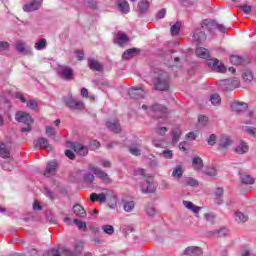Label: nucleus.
Segmentation results:
<instances>
[{
    "label": "nucleus",
    "mask_w": 256,
    "mask_h": 256,
    "mask_svg": "<svg viewBox=\"0 0 256 256\" xmlns=\"http://www.w3.org/2000/svg\"><path fill=\"white\" fill-rule=\"evenodd\" d=\"M172 35H179V31H181V22H176L174 25L170 28Z\"/></svg>",
    "instance_id": "37998d69"
},
{
    "label": "nucleus",
    "mask_w": 256,
    "mask_h": 256,
    "mask_svg": "<svg viewBox=\"0 0 256 256\" xmlns=\"http://www.w3.org/2000/svg\"><path fill=\"white\" fill-rule=\"evenodd\" d=\"M231 143H233V141L231 140V138H229V136L222 135L219 140L218 149H227V147H229Z\"/></svg>",
    "instance_id": "a878e982"
},
{
    "label": "nucleus",
    "mask_w": 256,
    "mask_h": 256,
    "mask_svg": "<svg viewBox=\"0 0 256 256\" xmlns=\"http://www.w3.org/2000/svg\"><path fill=\"white\" fill-rule=\"evenodd\" d=\"M35 147H37L38 149H46V151H49V149H51V145H49V141L47 140V138H39L35 142Z\"/></svg>",
    "instance_id": "bb28decb"
},
{
    "label": "nucleus",
    "mask_w": 256,
    "mask_h": 256,
    "mask_svg": "<svg viewBox=\"0 0 256 256\" xmlns=\"http://www.w3.org/2000/svg\"><path fill=\"white\" fill-rule=\"evenodd\" d=\"M34 47L35 49H37V51H43V49L47 48V39H40L38 42L35 43Z\"/></svg>",
    "instance_id": "e433bc0d"
},
{
    "label": "nucleus",
    "mask_w": 256,
    "mask_h": 256,
    "mask_svg": "<svg viewBox=\"0 0 256 256\" xmlns=\"http://www.w3.org/2000/svg\"><path fill=\"white\" fill-rule=\"evenodd\" d=\"M46 256H73V252L66 247H61L58 249L52 248L48 250L45 254Z\"/></svg>",
    "instance_id": "1a4fd4ad"
},
{
    "label": "nucleus",
    "mask_w": 256,
    "mask_h": 256,
    "mask_svg": "<svg viewBox=\"0 0 256 256\" xmlns=\"http://www.w3.org/2000/svg\"><path fill=\"white\" fill-rule=\"evenodd\" d=\"M83 181L84 183H86L87 185H91V183H93V181H95V176L89 172L85 173L83 176Z\"/></svg>",
    "instance_id": "a19ab883"
},
{
    "label": "nucleus",
    "mask_w": 256,
    "mask_h": 256,
    "mask_svg": "<svg viewBox=\"0 0 256 256\" xmlns=\"http://www.w3.org/2000/svg\"><path fill=\"white\" fill-rule=\"evenodd\" d=\"M195 53L200 59H209L211 57V55H209V50L204 47H198Z\"/></svg>",
    "instance_id": "c756f323"
},
{
    "label": "nucleus",
    "mask_w": 256,
    "mask_h": 256,
    "mask_svg": "<svg viewBox=\"0 0 256 256\" xmlns=\"http://www.w3.org/2000/svg\"><path fill=\"white\" fill-rule=\"evenodd\" d=\"M15 119L16 121H18V123H24L25 125H31V123H33V118L31 117V115L23 111L17 112L15 115Z\"/></svg>",
    "instance_id": "f8f14e48"
},
{
    "label": "nucleus",
    "mask_w": 256,
    "mask_h": 256,
    "mask_svg": "<svg viewBox=\"0 0 256 256\" xmlns=\"http://www.w3.org/2000/svg\"><path fill=\"white\" fill-rule=\"evenodd\" d=\"M43 4V0H33L32 2H29L28 4H25L23 6V10L26 13H31L33 11H37L39 7Z\"/></svg>",
    "instance_id": "dca6fc26"
},
{
    "label": "nucleus",
    "mask_w": 256,
    "mask_h": 256,
    "mask_svg": "<svg viewBox=\"0 0 256 256\" xmlns=\"http://www.w3.org/2000/svg\"><path fill=\"white\" fill-rule=\"evenodd\" d=\"M64 103L68 109H71V111H83V109H85V103L73 97L64 100Z\"/></svg>",
    "instance_id": "423d86ee"
},
{
    "label": "nucleus",
    "mask_w": 256,
    "mask_h": 256,
    "mask_svg": "<svg viewBox=\"0 0 256 256\" xmlns=\"http://www.w3.org/2000/svg\"><path fill=\"white\" fill-rule=\"evenodd\" d=\"M57 73L64 81H73L75 79V72L73 68L65 65L58 66Z\"/></svg>",
    "instance_id": "7ed1b4c3"
},
{
    "label": "nucleus",
    "mask_w": 256,
    "mask_h": 256,
    "mask_svg": "<svg viewBox=\"0 0 256 256\" xmlns=\"http://www.w3.org/2000/svg\"><path fill=\"white\" fill-rule=\"evenodd\" d=\"M249 151V146L244 141H241L240 144L235 148V152L238 155H243Z\"/></svg>",
    "instance_id": "473e14b6"
},
{
    "label": "nucleus",
    "mask_w": 256,
    "mask_h": 256,
    "mask_svg": "<svg viewBox=\"0 0 256 256\" xmlns=\"http://www.w3.org/2000/svg\"><path fill=\"white\" fill-rule=\"evenodd\" d=\"M46 135H48V137H55V135H57V132L55 131V128L51 126H46Z\"/></svg>",
    "instance_id": "603ef678"
},
{
    "label": "nucleus",
    "mask_w": 256,
    "mask_h": 256,
    "mask_svg": "<svg viewBox=\"0 0 256 256\" xmlns=\"http://www.w3.org/2000/svg\"><path fill=\"white\" fill-rule=\"evenodd\" d=\"M128 95L132 99H143V97H144L143 88H141V87H132V88L129 89Z\"/></svg>",
    "instance_id": "aec40b11"
},
{
    "label": "nucleus",
    "mask_w": 256,
    "mask_h": 256,
    "mask_svg": "<svg viewBox=\"0 0 256 256\" xmlns=\"http://www.w3.org/2000/svg\"><path fill=\"white\" fill-rule=\"evenodd\" d=\"M192 167L195 171H201V169H203V159H201V157H194L192 160Z\"/></svg>",
    "instance_id": "f704fd0d"
},
{
    "label": "nucleus",
    "mask_w": 256,
    "mask_h": 256,
    "mask_svg": "<svg viewBox=\"0 0 256 256\" xmlns=\"http://www.w3.org/2000/svg\"><path fill=\"white\" fill-rule=\"evenodd\" d=\"M223 193H224L223 187H218L215 191L216 199H221V197H223Z\"/></svg>",
    "instance_id": "052dcab7"
},
{
    "label": "nucleus",
    "mask_w": 256,
    "mask_h": 256,
    "mask_svg": "<svg viewBox=\"0 0 256 256\" xmlns=\"http://www.w3.org/2000/svg\"><path fill=\"white\" fill-rule=\"evenodd\" d=\"M242 79L248 83H251L253 81V72H251V70H245L242 74Z\"/></svg>",
    "instance_id": "ea45409f"
},
{
    "label": "nucleus",
    "mask_w": 256,
    "mask_h": 256,
    "mask_svg": "<svg viewBox=\"0 0 256 256\" xmlns=\"http://www.w3.org/2000/svg\"><path fill=\"white\" fill-rule=\"evenodd\" d=\"M152 83L156 91H169V87H171V77L169 73L160 70L155 74Z\"/></svg>",
    "instance_id": "f257e3e1"
},
{
    "label": "nucleus",
    "mask_w": 256,
    "mask_h": 256,
    "mask_svg": "<svg viewBox=\"0 0 256 256\" xmlns=\"http://www.w3.org/2000/svg\"><path fill=\"white\" fill-rule=\"evenodd\" d=\"M217 234L219 237H227V235H229V230H227V228H221L217 231Z\"/></svg>",
    "instance_id": "4d7b16f0"
},
{
    "label": "nucleus",
    "mask_w": 256,
    "mask_h": 256,
    "mask_svg": "<svg viewBox=\"0 0 256 256\" xmlns=\"http://www.w3.org/2000/svg\"><path fill=\"white\" fill-rule=\"evenodd\" d=\"M141 190L142 193H155V183L153 182V176H147L141 185Z\"/></svg>",
    "instance_id": "9d476101"
},
{
    "label": "nucleus",
    "mask_w": 256,
    "mask_h": 256,
    "mask_svg": "<svg viewBox=\"0 0 256 256\" xmlns=\"http://www.w3.org/2000/svg\"><path fill=\"white\" fill-rule=\"evenodd\" d=\"M123 208H124V211H126L127 213H130L132 209H135V202L134 201L124 202Z\"/></svg>",
    "instance_id": "a18cd8bd"
},
{
    "label": "nucleus",
    "mask_w": 256,
    "mask_h": 256,
    "mask_svg": "<svg viewBox=\"0 0 256 256\" xmlns=\"http://www.w3.org/2000/svg\"><path fill=\"white\" fill-rule=\"evenodd\" d=\"M118 9L122 13H129V2H127V0H118Z\"/></svg>",
    "instance_id": "72a5a7b5"
},
{
    "label": "nucleus",
    "mask_w": 256,
    "mask_h": 256,
    "mask_svg": "<svg viewBox=\"0 0 256 256\" xmlns=\"http://www.w3.org/2000/svg\"><path fill=\"white\" fill-rule=\"evenodd\" d=\"M0 157H2V159H9V157H11L9 147L3 142H0Z\"/></svg>",
    "instance_id": "cd10ccee"
},
{
    "label": "nucleus",
    "mask_w": 256,
    "mask_h": 256,
    "mask_svg": "<svg viewBox=\"0 0 256 256\" xmlns=\"http://www.w3.org/2000/svg\"><path fill=\"white\" fill-rule=\"evenodd\" d=\"M114 43L119 47H125L129 43V36L125 32H118L114 38Z\"/></svg>",
    "instance_id": "2eb2a0df"
},
{
    "label": "nucleus",
    "mask_w": 256,
    "mask_h": 256,
    "mask_svg": "<svg viewBox=\"0 0 256 256\" xmlns=\"http://www.w3.org/2000/svg\"><path fill=\"white\" fill-rule=\"evenodd\" d=\"M206 40L207 34H205V31L201 30V28H196L193 32V43H195V45H201V43H204Z\"/></svg>",
    "instance_id": "9b49d317"
},
{
    "label": "nucleus",
    "mask_w": 256,
    "mask_h": 256,
    "mask_svg": "<svg viewBox=\"0 0 256 256\" xmlns=\"http://www.w3.org/2000/svg\"><path fill=\"white\" fill-rule=\"evenodd\" d=\"M165 15H167V9L162 8V9L156 14V18H157V19H163V18H165Z\"/></svg>",
    "instance_id": "13d9d810"
},
{
    "label": "nucleus",
    "mask_w": 256,
    "mask_h": 256,
    "mask_svg": "<svg viewBox=\"0 0 256 256\" xmlns=\"http://www.w3.org/2000/svg\"><path fill=\"white\" fill-rule=\"evenodd\" d=\"M240 9L243 11V13H251V6H248V5H242V6H239Z\"/></svg>",
    "instance_id": "774afa93"
},
{
    "label": "nucleus",
    "mask_w": 256,
    "mask_h": 256,
    "mask_svg": "<svg viewBox=\"0 0 256 256\" xmlns=\"http://www.w3.org/2000/svg\"><path fill=\"white\" fill-rule=\"evenodd\" d=\"M65 155L68 159H71V161H75V153L72 150H66Z\"/></svg>",
    "instance_id": "69168bd1"
},
{
    "label": "nucleus",
    "mask_w": 256,
    "mask_h": 256,
    "mask_svg": "<svg viewBox=\"0 0 256 256\" xmlns=\"http://www.w3.org/2000/svg\"><path fill=\"white\" fill-rule=\"evenodd\" d=\"M141 53V49L139 48H130L123 52L122 59L124 61H129V59H133V57H137Z\"/></svg>",
    "instance_id": "a211bd4d"
},
{
    "label": "nucleus",
    "mask_w": 256,
    "mask_h": 256,
    "mask_svg": "<svg viewBox=\"0 0 256 256\" xmlns=\"http://www.w3.org/2000/svg\"><path fill=\"white\" fill-rule=\"evenodd\" d=\"M9 47H10L9 42L0 41V51H7Z\"/></svg>",
    "instance_id": "e2e57ef3"
},
{
    "label": "nucleus",
    "mask_w": 256,
    "mask_h": 256,
    "mask_svg": "<svg viewBox=\"0 0 256 256\" xmlns=\"http://www.w3.org/2000/svg\"><path fill=\"white\" fill-rule=\"evenodd\" d=\"M88 169L90 171L94 172V175H97L98 178L101 179L102 182H104L106 185H109L112 183L111 177H109V174H107L105 171H103L101 168H97L93 165H89Z\"/></svg>",
    "instance_id": "6e6552de"
},
{
    "label": "nucleus",
    "mask_w": 256,
    "mask_h": 256,
    "mask_svg": "<svg viewBox=\"0 0 256 256\" xmlns=\"http://www.w3.org/2000/svg\"><path fill=\"white\" fill-rule=\"evenodd\" d=\"M239 175L243 185H253L255 183V179L251 175L243 172H239Z\"/></svg>",
    "instance_id": "393cba45"
},
{
    "label": "nucleus",
    "mask_w": 256,
    "mask_h": 256,
    "mask_svg": "<svg viewBox=\"0 0 256 256\" xmlns=\"http://www.w3.org/2000/svg\"><path fill=\"white\" fill-rule=\"evenodd\" d=\"M72 148L74 149L75 153H77V155H81L82 157H85V155L89 154V148L83 146V144H72Z\"/></svg>",
    "instance_id": "5701e85b"
},
{
    "label": "nucleus",
    "mask_w": 256,
    "mask_h": 256,
    "mask_svg": "<svg viewBox=\"0 0 256 256\" xmlns=\"http://www.w3.org/2000/svg\"><path fill=\"white\" fill-rule=\"evenodd\" d=\"M246 133H248L249 135H251L252 137H254L256 139V128L255 127H247Z\"/></svg>",
    "instance_id": "680f3d73"
},
{
    "label": "nucleus",
    "mask_w": 256,
    "mask_h": 256,
    "mask_svg": "<svg viewBox=\"0 0 256 256\" xmlns=\"http://www.w3.org/2000/svg\"><path fill=\"white\" fill-rule=\"evenodd\" d=\"M184 185H189L190 187H197V185H199V182H197L195 178L190 177L184 180Z\"/></svg>",
    "instance_id": "de8ad7c7"
},
{
    "label": "nucleus",
    "mask_w": 256,
    "mask_h": 256,
    "mask_svg": "<svg viewBox=\"0 0 256 256\" xmlns=\"http://www.w3.org/2000/svg\"><path fill=\"white\" fill-rule=\"evenodd\" d=\"M87 63L91 71H98L99 73L103 71V64H101V62L97 61L96 59L88 58Z\"/></svg>",
    "instance_id": "6ab92c4d"
},
{
    "label": "nucleus",
    "mask_w": 256,
    "mask_h": 256,
    "mask_svg": "<svg viewBox=\"0 0 256 256\" xmlns=\"http://www.w3.org/2000/svg\"><path fill=\"white\" fill-rule=\"evenodd\" d=\"M107 197H112L114 200L116 199L113 190H107L106 193H92L90 195V201H92V203H96V201H99V203H105V201H107Z\"/></svg>",
    "instance_id": "39448f33"
},
{
    "label": "nucleus",
    "mask_w": 256,
    "mask_h": 256,
    "mask_svg": "<svg viewBox=\"0 0 256 256\" xmlns=\"http://www.w3.org/2000/svg\"><path fill=\"white\" fill-rule=\"evenodd\" d=\"M15 49L21 55H33L31 48L27 47V44L23 41L16 42Z\"/></svg>",
    "instance_id": "4468645a"
},
{
    "label": "nucleus",
    "mask_w": 256,
    "mask_h": 256,
    "mask_svg": "<svg viewBox=\"0 0 256 256\" xmlns=\"http://www.w3.org/2000/svg\"><path fill=\"white\" fill-rule=\"evenodd\" d=\"M206 175H209V177H215V175H217V170L215 168H208L206 169Z\"/></svg>",
    "instance_id": "0e129e2a"
},
{
    "label": "nucleus",
    "mask_w": 256,
    "mask_h": 256,
    "mask_svg": "<svg viewBox=\"0 0 256 256\" xmlns=\"http://www.w3.org/2000/svg\"><path fill=\"white\" fill-rule=\"evenodd\" d=\"M27 107H29V109H32V111H35V109L39 107V102H37V100L35 99H32L27 102Z\"/></svg>",
    "instance_id": "8fccbe9b"
},
{
    "label": "nucleus",
    "mask_w": 256,
    "mask_h": 256,
    "mask_svg": "<svg viewBox=\"0 0 256 256\" xmlns=\"http://www.w3.org/2000/svg\"><path fill=\"white\" fill-rule=\"evenodd\" d=\"M181 138V130H172V141L173 143H177L179 139Z\"/></svg>",
    "instance_id": "09e8293b"
},
{
    "label": "nucleus",
    "mask_w": 256,
    "mask_h": 256,
    "mask_svg": "<svg viewBox=\"0 0 256 256\" xmlns=\"http://www.w3.org/2000/svg\"><path fill=\"white\" fill-rule=\"evenodd\" d=\"M207 143H208V145H210V146L215 145V143H217V136H216L215 134H211V135L209 136V138L207 139Z\"/></svg>",
    "instance_id": "6e6d98bb"
},
{
    "label": "nucleus",
    "mask_w": 256,
    "mask_h": 256,
    "mask_svg": "<svg viewBox=\"0 0 256 256\" xmlns=\"http://www.w3.org/2000/svg\"><path fill=\"white\" fill-rule=\"evenodd\" d=\"M73 212L78 217H87V212L85 211V208H83V206L79 204L73 206Z\"/></svg>",
    "instance_id": "2f4dec72"
},
{
    "label": "nucleus",
    "mask_w": 256,
    "mask_h": 256,
    "mask_svg": "<svg viewBox=\"0 0 256 256\" xmlns=\"http://www.w3.org/2000/svg\"><path fill=\"white\" fill-rule=\"evenodd\" d=\"M168 113L167 107L162 104H154L149 109V115L154 117V119H167Z\"/></svg>",
    "instance_id": "f03ea898"
},
{
    "label": "nucleus",
    "mask_w": 256,
    "mask_h": 256,
    "mask_svg": "<svg viewBox=\"0 0 256 256\" xmlns=\"http://www.w3.org/2000/svg\"><path fill=\"white\" fill-rule=\"evenodd\" d=\"M106 127L109 131H112V133H121V123H119V120L107 121Z\"/></svg>",
    "instance_id": "4be33fe9"
},
{
    "label": "nucleus",
    "mask_w": 256,
    "mask_h": 256,
    "mask_svg": "<svg viewBox=\"0 0 256 256\" xmlns=\"http://www.w3.org/2000/svg\"><path fill=\"white\" fill-rule=\"evenodd\" d=\"M172 177H177V179H181L183 177V168L181 165H177L172 172Z\"/></svg>",
    "instance_id": "58836bf2"
},
{
    "label": "nucleus",
    "mask_w": 256,
    "mask_h": 256,
    "mask_svg": "<svg viewBox=\"0 0 256 256\" xmlns=\"http://www.w3.org/2000/svg\"><path fill=\"white\" fill-rule=\"evenodd\" d=\"M74 224L76 225V227H78V229L80 230H85L87 229V224L79 219H74Z\"/></svg>",
    "instance_id": "3c124183"
},
{
    "label": "nucleus",
    "mask_w": 256,
    "mask_h": 256,
    "mask_svg": "<svg viewBox=\"0 0 256 256\" xmlns=\"http://www.w3.org/2000/svg\"><path fill=\"white\" fill-rule=\"evenodd\" d=\"M206 65L208 69H211V71H215L216 73H225L227 71L225 64L220 62L217 58L208 59Z\"/></svg>",
    "instance_id": "20e7f679"
},
{
    "label": "nucleus",
    "mask_w": 256,
    "mask_h": 256,
    "mask_svg": "<svg viewBox=\"0 0 256 256\" xmlns=\"http://www.w3.org/2000/svg\"><path fill=\"white\" fill-rule=\"evenodd\" d=\"M101 229L104 233H106V235H113V233H115V228L108 224L102 225Z\"/></svg>",
    "instance_id": "c03bdc74"
},
{
    "label": "nucleus",
    "mask_w": 256,
    "mask_h": 256,
    "mask_svg": "<svg viewBox=\"0 0 256 256\" xmlns=\"http://www.w3.org/2000/svg\"><path fill=\"white\" fill-rule=\"evenodd\" d=\"M74 53H75L78 61H83V59H85V52H83V50L77 49V50H75Z\"/></svg>",
    "instance_id": "5fc2aeb1"
},
{
    "label": "nucleus",
    "mask_w": 256,
    "mask_h": 256,
    "mask_svg": "<svg viewBox=\"0 0 256 256\" xmlns=\"http://www.w3.org/2000/svg\"><path fill=\"white\" fill-rule=\"evenodd\" d=\"M129 153L134 155V157L141 156V144L140 143H132L131 145L127 146Z\"/></svg>",
    "instance_id": "b1692460"
},
{
    "label": "nucleus",
    "mask_w": 256,
    "mask_h": 256,
    "mask_svg": "<svg viewBox=\"0 0 256 256\" xmlns=\"http://www.w3.org/2000/svg\"><path fill=\"white\" fill-rule=\"evenodd\" d=\"M145 211L146 215H148L149 217H153L155 213H157V209H155V207H153V205H151L150 203L146 205Z\"/></svg>",
    "instance_id": "79ce46f5"
},
{
    "label": "nucleus",
    "mask_w": 256,
    "mask_h": 256,
    "mask_svg": "<svg viewBox=\"0 0 256 256\" xmlns=\"http://www.w3.org/2000/svg\"><path fill=\"white\" fill-rule=\"evenodd\" d=\"M235 217H236V221H238V223H246V221H248V219H249V216L243 214L240 211L235 213Z\"/></svg>",
    "instance_id": "4c0bfd02"
},
{
    "label": "nucleus",
    "mask_w": 256,
    "mask_h": 256,
    "mask_svg": "<svg viewBox=\"0 0 256 256\" xmlns=\"http://www.w3.org/2000/svg\"><path fill=\"white\" fill-rule=\"evenodd\" d=\"M57 161L53 160L51 162H48L46 169L43 173L44 177H53L54 175H57Z\"/></svg>",
    "instance_id": "ddd939ff"
},
{
    "label": "nucleus",
    "mask_w": 256,
    "mask_h": 256,
    "mask_svg": "<svg viewBox=\"0 0 256 256\" xmlns=\"http://www.w3.org/2000/svg\"><path fill=\"white\" fill-rule=\"evenodd\" d=\"M167 131H169V128H167V127H158L156 129V133L161 136L165 135V133H167Z\"/></svg>",
    "instance_id": "bf43d9fd"
},
{
    "label": "nucleus",
    "mask_w": 256,
    "mask_h": 256,
    "mask_svg": "<svg viewBox=\"0 0 256 256\" xmlns=\"http://www.w3.org/2000/svg\"><path fill=\"white\" fill-rule=\"evenodd\" d=\"M138 13H140L141 15H144V13H147V11H149V1L147 0H141L138 3Z\"/></svg>",
    "instance_id": "c85d7f7f"
},
{
    "label": "nucleus",
    "mask_w": 256,
    "mask_h": 256,
    "mask_svg": "<svg viewBox=\"0 0 256 256\" xmlns=\"http://www.w3.org/2000/svg\"><path fill=\"white\" fill-rule=\"evenodd\" d=\"M2 169H4V171H11L13 169V165L9 162H3Z\"/></svg>",
    "instance_id": "338daca9"
},
{
    "label": "nucleus",
    "mask_w": 256,
    "mask_h": 256,
    "mask_svg": "<svg viewBox=\"0 0 256 256\" xmlns=\"http://www.w3.org/2000/svg\"><path fill=\"white\" fill-rule=\"evenodd\" d=\"M211 27H214L215 29H218L221 33H225L227 31V28L223 26V24L217 23L215 20L212 19H205L201 23V28L202 29H207L208 31H211Z\"/></svg>",
    "instance_id": "0eeeda50"
},
{
    "label": "nucleus",
    "mask_w": 256,
    "mask_h": 256,
    "mask_svg": "<svg viewBox=\"0 0 256 256\" xmlns=\"http://www.w3.org/2000/svg\"><path fill=\"white\" fill-rule=\"evenodd\" d=\"M204 218L206 221H208V223H211V225L215 224V215L206 213L204 214Z\"/></svg>",
    "instance_id": "864d4df0"
},
{
    "label": "nucleus",
    "mask_w": 256,
    "mask_h": 256,
    "mask_svg": "<svg viewBox=\"0 0 256 256\" xmlns=\"http://www.w3.org/2000/svg\"><path fill=\"white\" fill-rule=\"evenodd\" d=\"M183 205L186 209H189V211H193L194 213H199L201 211V207L193 204L191 201L184 200Z\"/></svg>",
    "instance_id": "7c9ffc66"
},
{
    "label": "nucleus",
    "mask_w": 256,
    "mask_h": 256,
    "mask_svg": "<svg viewBox=\"0 0 256 256\" xmlns=\"http://www.w3.org/2000/svg\"><path fill=\"white\" fill-rule=\"evenodd\" d=\"M230 63H232V65H236V66L245 65V60L241 56L232 55V56H230Z\"/></svg>",
    "instance_id": "c9c22d12"
},
{
    "label": "nucleus",
    "mask_w": 256,
    "mask_h": 256,
    "mask_svg": "<svg viewBox=\"0 0 256 256\" xmlns=\"http://www.w3.org/2000/svg\"><path fill=\"white\" fill-rule=\"evenodd\" d=\"M248 107L249 105L245 102L234 101L231 104V109L235 111V113H243V111H247Z\"/></svg>",
    "instance_id": "412c9836"
},
{
    "label": "nucleus",
    "mask_w": 256,
    "mask_h": 256,
    "mask_svg": "<svg viewBox=\"0 0 256 256\" xmlns=\"http://www.w3.org/2000/svg\"><path fill=\"white\" fill-rule=\"evenodd\" d=\"M210 101L212 105H220L221 104V96L219 94H212L210 96Z\"/></svg>",
    "instance_id": "49530a36"
},
{
    "label": "nucleus",
    "mask_w": 256,
    "mask_h": 256,
    "mask_svg": "<svg viewBox=\"0 0 256 256\" xmlns=\"http://www.w3.org/2000/svg\"><path fill=\"white\" fill-rule=\"evenodd\" d=\"M183 255L185 256H203V249L199 246H188Z\"/></svg>",
    "instance_id": "f3484780"
}]
</instances>
